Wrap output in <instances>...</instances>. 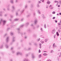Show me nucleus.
<instances>
[{"label":"nucleus","mask_w":61,"mask_h":61,"mask_svg":"<svg viewBox=\"0 0 61 61\" xmlns=\"http://www.w3.org/2000/svg\"><path fill=\"white\" fill-rule=\"evenodd\" d=\"M26 25H29V23L27 22L26 24Z\"/></svg>","instance_id":"23"},{"label":"nucleus","mask_w":61,"mask_h":61,"mask_svg":"<svg viewBox=\"0 0 61 61\" xmlns=\"http://www.w3.org/2000/svg\"><path fill=\"white\" fill-rule=\"evenodd\" d=\"M10 35L11 36H12L13 35V33L12 32L10 33Z\"/></svg>","instance_id":"21"},{"label":"nucleus","mask_w":61,"mask_h":61,"mask_svg":"<svg viewBox=\"0 0 61 61\" xmlns=\"http://www.w3.org/2000/svg\"><path fill=\"white\" fill-rule=\"evenodd\" d=\"M55 32H56V30L55 29H54L52 31V34H54L55 33Z\"/></svg>","instance_id":"4"},{"label":"nucleus","mask_w":61,"mask_h":61,"mask_svg":"<svg viewBox=\"0 0 61 61\" xmlns=\"http://www.w3.org/2000/svg\"><path fill=\"white\" fill-rule=\"evenodd\" d=\"M44 26L45 28H46V24H45V25H44Z\"/></svg>","instance_id":"28"},{"label":"nucleus","mask_w":61,"mask_h":61,"mask_svg":"<svg viewBox=\"0 0 61 61\" xmlns=\"http://www.w3.org/2000/svg\"><path fill=\"white\" fill-rule=\"evenodd\" d=\"M54 9V7H51L50 8V9Z\"/></svg>","instance_id":"24"},{"label":"nucleus","mask_w":61,"mask_h":61,"mask_svg":"<svg viewBox=\"0 0 61 61\" xmlns=\"http://www.w3.org/2000/svg\"><path fill=\"white\" fill-rule=\"evenodd\" d=\"M47 61H51V60H47Z\"/></svg>","instance_id":"52"},{"label":"nucleus","mask_w":61,"mask_h":61,"mask_svg":"<svg viewBox=\"0 0 61 61\" xmlns=\"http://www.w3.org/2000/svg\"><path fill=\"white\" fill-rule=\"evenodd\" d=\"M24 19L23 18H22L21 19V21H23V20H24Z\"/></svg>","instance_id":"30"},{"label":"nucleus","mask_w":61,"mask_h":61,"mask_svg":"<svg viewBox=\"0 0 61 61\" xmlns=\"http://www.w3.org/2000/svg\"><path fill=\"white\" fill-rule=\"evenodd\" d=\"M5 47L6 48H8V47H8V45L7 44H6L5 45Z\"/></svg>","instance_id":"11"},{"label":"nucleus","mask_w":61,"mask_h":61,"mask_svg":"<svg viewBox=\"0 0 61 61\" xmlns=\"http://www.w3.org/2000/svg\"><path fill=\"white\" fill-rule=\"evenodd\" d=\"M49 16H50V17H52V15L51 14H50L49 15Z\"/></svg>","instance_id":"33"},{"label":"nucleus","mask_w":61,"mask_h":61,"mask_svg":"<svg viewBox=\"0 0 61 61\" xmlns=\"http://www.w3.org/2000/svg\"><path fill=\"white\" fill-rule=\"evenodd\" d=\"M57 20H56L55 21V23H57Z\"/></svg>","instance_id":"63"},{"label":"nucleus","mask_w":61,"mask_h":61,"mask_svg":"<svg viewBox=\"0 0 61 61\" xmlns=\"http://www.w3.org/2000/svg\"><path fill=\"white\" fill-rule=\"evenodd\" d=\"M38 13H39V14H41V13L40 12V11L38 10Z\"/></svg>","instance_id":"26"},{"label":"nucleus","mask_w":61,"mask_h":61,"mask_svg":"<svg viewBox=\"0 0 61 61\" xmlns=\"http://www.w3.org/2000/svg\"><path fill=\"white\" fill-rule=\"evenodd\" d=\"M58 32H60V30L59 29L58 30Z\"/></svg>","instance_id":"39"},{"label":"nucleus","mask_w":61,"mask_h":61,"mask_svg":"<svg viewBox=\"0 0 61 61\" xmlns=\"http://www.w3.org/2000/svg\"><path fill=\"white\" fill-rule=\"evenodd\" d=\"M14 26H15V25H14V26H11V27H12V28H13V27H14Z\"/></svg>","instance_id":"58"},{"label":"nucleus","mask_w":61,"mask_h":61,"mask_svg":"<svg viewBox=\"0 0 61 61\" xmlns=\"http://www.w3.org/2000/svg\"><path fill=\"white\" fill-rule=\"evenodd\" d=\"M56 34H55L54 36V38H56V37H55L56 36Z\"/></svg>","instance_id":"48"},{"label":"nucleus","mask_w":61,"mask_h":61,"mask_svg":"<svg viewBox=\"0 0 61 61\" xmlns=\"http://www.w3.org/2000/svg\"><path fill=\"white\" fill-rule=\"evenodd\" d=\"M55 43H54L53 45V47H54L55 46Z\"/></svg>","instance_id":"42"},{"label":"nucleus","mask_w":61,"mask_h":61,"mask_svg":"<svg viewBox=\"0 0 61 61\" xmlns=\"http://www.w3.org/2000/svg\"><path fill=\"white\" fill-rule=\"evenodd\" d=\"M60 5H58V7H60Z\"/></svg>","instance_id":"60"},{"label":"nucleus","mask_w":61,"mask_h":61,"mask_svg":"<svg viewBox=\"0 0 61 61\" xmlns=\"http://www.w3.org/2000/svg\"><path fill=\"white\" fill-rule=\"evenodd\" d=\"M58 26L60 28V29H61V26H60V25H59Z\"/></svg>","instance_id":"34"},{"label":"nucleus","mask_w":61,"mask_h":61,"mask_svg":"<svg viewBox=\"0 0 61 61\" xmlns=\"http://www.w3.org/2000/svg\"><path fill=\"white\" fill-rule=\"evenodd\" d=\"M8 40H9V37H7L6 39V41L7 43L8 42Z\"/></svg>","instance_id":"8"},{"label":"nucleus","mask_w":61,"mask_h":61,"mask_svg":"<svg viewBox=\"0 0 61 61\" xmlns=\"http://www.w3.org/2000/svg\"><path fill=\"white\" fill-rule=\"evenodd\" d=\"M55 3H58H58H59V2H58V1H56V0L55 1Z\"/></svg>","instance_id":"20"},{"label":"nucleus","mask_w":61,"mask_h":61,"mask_svg":"<svg viewBox=\"0 0 61 61\" xmlns=\"http://www.w3.org/2000/svg\"><path fill=\"white\" fill-rule=\"evenodd\" d=\"M24 50H25V51H26L27 50V49L26 48H25Z\"/></svg>","instance_id":"32"},{"label":"nucleus","mask_w":61,"mask_h":61,"mask_svg":"<svg viewBox=\"0 0 61 61\" xmlns=\"http://www.w3.org/2000/svg\"><path fill=\"white\" fill-rule=\"evenodd\" d=\"M53 50H52L51 51V53H53Z\"/></svg>","instance_id":"47"},{"label":"nucleus","mask_w":61,"mask_h":61,"mask_svg":"<svg viewBox=\"0 0 61 61\" xmlns=\"http://www.w3.org/2000/svg\"><path fill=\"white\" fill-rule=\"evenodd\" d=\"M35 29V27L33 26V30H34V29Z\"/></svg>","instance_id":"35"},{"label":"nucleus","mask_w":61,"mask_h":61,"mask_svg":"<svg viewBox=\"0 0 61 61\" xmlns=\"http://www.w3.org/2000/svg\"><path fill=\"white\" fill-rule=\"evenodd\" d=\"M41 52V51H40V50H39V53H40Z\"/></svg>","instance_id":"53"},{"label":"nucleus","mask_w":61,"mask_h":61,"mask_svg":"<svg viewBox=\"0 0 61 61\" xmlns=\"http://www.w3.org/2000/svg\"><path fill=\"white\" fill-rule=\"evenodd\" d=\"M37 7H39V5H37Z\"/></svg>","instance_id":"64"},{"label":"nucleus","mask_w":61,"mask_h":61,"mask_svg":"<svg viewBox=\"0 0 61 61\" xmlns=\"http://www.w3.org/2000/svg\"><path fill=\"white\" fill-rule=\"evenodd\" d=\"M3 48V45H2L0 46V49H2V48Z\"/></svg>","instance_id":"12"},{"label":"nucleus","mask_w":61,"mask_h":61,"mask_svg":"<svg viewBox=\"0 0 61 61\" xmlns=\"http://www.w3.org/2000/svg\"><path fill=\"white\" fill-rule=\"evenodd\" d=\"M27 5H25V8H27Z\"/></svg>","instance_id":"27"},{"label":"nucleus","mask_w":61,"mask_h":61,"mask_svg":"<svg viewBox=\"0 0 61 61\" xmlns=\"http://www.w3.org/2000/svg\"><path fill=\"white\" fill-rule=\"evenodd\" d=\"M16 16H17V15H18V13H17L16 12Z\"/></svg>","instance_id":"36"},{"label":"nucleus","mask_w":61,"mask_h":61,"mask_svg":"<svg viewBox=\"0 0 61 61\" xmlns=\"http://www.w3.org/2000/svg\"><path fill=\"white\" fill-rule=\"evenodd\" d=\"M34 45H36V46H37V43H35L34 44Z\"/></svg>","instance_id":"43"},{"label":"nucleus","mask_w":61,"mask_h":61,"mask_svg":"<svg viewBox=\"0 0 61 61\" xmlns=\"http://www.w3.org/2000/svg\"><path fill=\"white\" fill-rule=\"evenodd\" d=\"M10 17L11 18H13V17H14V16L12 15H10Z\"/></svg>","instance_id":"41"},{"label":"nucleus","mask_w":61,"mask_h":61,"mask_svg":"<svg viewBox=\"0 0 61 61\" xmlns=\"http://www.w3.org/2000/svg\"><path fill=\"white\" fill-rule=\"evenodd\" d=\"M44 0H41V1H42V2L44 3Z\"/></svg>","instance_id":"46"},{"label":"nucleus","mask_w":61,"mask_h":61,"mask_svg":"<svg viewBox=\"0 0 61 61\" xmlns=\"http://www.w3.org/2000/svg\"><path fill=\"white\" fill-rule=\"evenodd\" d=\"M10 2L11 4L14 3V0H10Z\"/></svg>","instance_id":"9"},{"label":"nucleus","mask_w":61,"mask_h":61,"mask_svg":"<svg viewBox=\"0 0 61 61\" xmlns=\"http://www.w3.org/2000/svg\"><path fill=\"white\" fill-rule=\"evenodd\" d=\"M34 23V24L35 25H36V24H37V20H35Z\"/></svg>","instance_id":"10"},{"label":"nucleus","mask_w":61,"mask_h":61,"mask_svg":"<svg viewBox=\"0 0 61 61\" xmlns=\"http://www.w3.org/2000/svg\"><path fill=\"white\" fill-rule=\"evenodd\" d=\"M44 43V41H42L41 42V43L42 44H43Z\"/></svg>","instance_id":"55"},{"label":"nucleus","mask_w":61,"mask_h":61,"mask_svg":"<svg viewBox=\"0 0 61 61\" xmlns=\"http://www.w3.org/2000/svg\"><path fill=\"white\" fill-rule=\"evenodd\" d=\"M35 15H36V13L34 12L33 14V16H35Z\"/></svg>","instance_id":"17"},{"label":"nucleus","mask_w":61,"mask_h":61,"mask_svg":"<svg viewBox=\"0 0 61 61\" xmlns=\"http://www.w3.org/2000/svg\"><path fill=\"white\" fill-rule=\"evenodd\" d=\"M15 52L14 51H12V53H15Z\"/></svg>","instance_id":"40"},{"label":"nucleus","mask_w":61,"mask_h":61,"mask_svg":"<svg viewBox=\"0 0 61 61\" xmlns=\"http://www.w3.org/2000/svg\"><path fill=\"white\" fill-rule=\"evenodd\" d=\"M60 5H61V0H60Z\"/></svg>","instance_id":"56"},{"label":"nucleus","mask_w":61,"mask_h":61,"mask_svg":"<svg viewBox=\"0 0 61 61\" xmlns=\"http://www.w3.org/2000/svg\"><path fill=\"white\" fill-rule=\"evenodd\" d=\"M16 55L17 56L20 55H22V53H20V52H18L17 53Z\"/></svg>","instance_id":"6"},{"label":"nucleus","mask_w":61,"mask_h":61,"mask_svg":"<svg viewBox=\"0 0 61 61\" xmlns=\"http://www.w3.org/2000/svg\"><path fill=\"white\" fill-rule=\"evenodd\" d=\"M32 58H35V56L33 55L32 56Z\"/></svg>","instance_id":"29"},{"label":"nucleus","mask_w":61,"mask_h":61,"mask_svg":"<svg viewBox=\"0 0 61 61\" xmlns=\"http://www.w3.org/2000/svg\"><path fill=\"white\" fill-rule=\"evenodd\" d=\"M24 25H20V26L19 27V28H18L17 29V30H18V34H20V31H20V29L21 28L23 27V26H24Z\"/></svg>","instance_id":"2"},{"label":"nucleus","mask_w":61,"mask_h":61,"mask_svg":"<svg viewBox=\"0 0 61 61\" xmlns=\"http://www.w3.org/2000/svg\"><path fill=\"white\" fill-rule=\"evenodd\" d=\"M47 55V54L46 53H44L43 54V55L44 56H46Z\"/></svg>","instance_id":"15"},{"label":"nucleus","mask_w":61,"mask_h":61,"mask_svg":"<svg viewBox=\"0 0 61 61\" xmlns=\"http://www.w3.org/2000/svg\"><path fill=\"white\" fill-rule=\"evenodd\" d=\"M42 18H45V16H44V14H42Z\"/></svg>","instance_id":"19"},{"label":"nucleus","mask_w":61,"mask_h":61,"mask_svg":"<svg viewBox=\"0 0 61 61\" xmlns=\"http://www.w3.org/2000/svg\"><path fill=\"white\" fill-rule=\"evenodd\" d=\"M36 27L37 28H38V27H39V25H37L36 26Z\"/></svg>","instance_id":"45"},{"label":"nucleus","mask_w":61,"mask_h":61,"mask_svg":"<svg viewBox=\"0 0 61 61\" xmlns=\"http://www.w3.org/2000/svg\"><path fill=\"white\" fill-rule=\"evenodd\" d=\"M7 33H6L4 35V37H5V36H7Z\"/></svg>","instance_id":"16"},{"label":"nucleus","mask_w":61,"mask_h":61,"mask_svg":"<svg viewBox=\"0 0 61 61\" xmlns=\"http://www.w3.org/2000/svg\"><path fill=\"white\" fill-rule=\"evenodd\" d=\"M61 24L60 23H58V25H61Z\"/></svg>","instance_id":"44"},{"label":"nucleus","mask_w":61,"mask_h":61,"mask_svg":"<svg viewBox=\"0 0 61 61\" xmlns=\"http://www.w3.org/2000/svg\"><path fill=\"white\" fill-rule=\"evenodd\" d=\"M48 40V39H46L45 40V42H47V41Z\"/></svg>","instance_id":"25"},{"label":"nucleus","mask_w":61,"mask_h":61,"mask_svg":"<svg viewBox=\"0 0 61 61\" xmlns=\"http://www.w3.org/2000/svg\"><path fill=\"white\" fill-rule=\"evenodd\" d=\"M33 5H31V7H33Z\"/></svg>","instance_id":"61"},{"label":"nucleus","mask_w":61,"mask_h":61,"mask_svg":"<svg viewBox=\"0 0 61 61\" xmlns=\"http://www.w3.org/2000/svg\"><path fill=\"white\" fill-rule=\"evenodd\" d=\"M11 8L12 10H11V11L12 12H13L15 11V7H14V6H12Z\"/></svg>","instance_id":"3"},{"label":"nucleus","mask_w":61,"mask_h":61,"mask_svg":"<svg viewBox=\"0 0 61 61\" xmlns=\"http://www.w3.org/2000/svg\"><path fill=\"white\" fill-rule=\"evenodd\" d=\"M31 49V48H28V50H30Z\"/></svg>","instance_id":"51"},{"label":"nucleus","mask_w":61,"mask_h":61,"mask_svg":"<svg viewBox=\"0 0 61 61\" xmlns=\"http://www.w3.org/2000/svg\"><path fill=\"white\" fill-rule=\"evenodd\" d=\"M52 14H55V13H56V12L55 11H53L52 12Z\"/></svg>","instance_id":"37"},{"label":"nucleus","mask_w":61,"mask_h":61,"mask_svg":"<svg viewBox=\"0 0 61 61\" xmlns=\"http://www.w3.org/2000/svg\"><path fill=\"white\" fill-rule=\"evenodd\" d=\"M15 41V37H13L12 38V41L13 42H14Z\"/></svg>","instance_id":"5"},{"label":"nucleus","mask_w":61,"mask_h":61,"mask_svg":"<svg viewBox=\"0 0 61 61\" xmlns=\"http://www.w3.org/2000/svg\"><path fill=\"white\" fill-rule=\"evenodd\" d=\"M7 10L8 11H9V8H7Z\"/></svg>","instance_id":"59"},{"label":"nucleus","mask_w":61,"mask_h":61,"mask_svg":"<svg viewBox=\"0 0 61 61\" xmlns=\"http://www.w3.org/2000/svg\"><path fill=\"white\" fill-rule=\"evenodd\" d=\"M28 31H29L30 32V29H29L28 30Z\"/></svg>","instance_id":"49"},{"label":"nucleus","mask_w":61,"mask_h":61,"mask_svg":"<svg viewBox=\"0 0 61 61\" xmlns=\"http://www.w3.org/2000/svg\"><path fill=\"white\" fill-rule=\"evenodd\" d=\"M19 20V19H14V20L15 21H18Z\"/></svg>","instance_id":"13"},{"label":"nucleus","mask_w":61,"mask_h":61,"mask_svg":"<svg viewBox=\"0 0 61 61\" xmlns=\"http://www.w3.org/2000/svg\"><path fill=\"white\" fill-rule=\"evenodd\" d=\"M18 2V0H16L15 2L16 3H17Z\"/></svg>","instance_id":"62"},{"label":"nucleus","mask_w":61,"mask_h":61,"mask_svg":"<svg viewBox=\"0 0 61 61\" xmlns=\"http://www.w3.org/2000/svg\"><path fill=\"white\" fill-rule=\"evenodd\" d=\"M50 7H52V5H50V6L49 7L50 8Z\"/></svg>","instance_id":"57"},{"label":"nucleus","mask_w":61,"mask_h":61,"mask_svg":"<svg viewBox=\"0 0 61 61\" xmlns=\"http://www.w3.org/2000/svg\"><path fill=\"white\" fill-rule=\"evenodd\" d=\"M56 18V17H54L53 18V19H55Z\"/></svg>","instance_id":"50"},{"label":"nucleus","mask_w":61,"mask_h":61,"mask_svg":"<svg viewBox=\"0 0 61 61\" xmlns=\"http://www.w3.org/2000/svg\"><path fill=\"white\" fill-rule=\"evenodd\" d=\"M2 22L3 23V25H5L6 24V21H5V20H3V19H1L0 21V25H1V23H2Z\"/></svg>","instance_id":"1"},{"label":"nucleus","mask_w":61,"mask_h":61,"mask_svg":"<svg viewBox=\"0 0 61 61\" xmlns=\"http://www.w3.org/2000/svg\"><path fill=\"white\" fill-rule=\"evenodd\" d=\"M56 35L57 36H58L59 35V34L58 33V32H57L56 33Z\"/></svg>","instance_id":"14"},{"label":"nucleus","mask_w":61,"mask_h":61,"mask_svg":"<svg viewBox=\"0 0 61 61\" xmlns=\"http://www.w3.org/2000/svg\"><path fill=\"white\" fill-rule=\"evenodd\" d=\"M24 11V10H22V11L21 12V13H23V12Z\"/></svg>","instance_id":"54"},{"label":"nucleus","mask_w":61,"mask_h":61,"mask_svg":"<svg viewBox=\"0 0 61 61\" xmlns=\"http://www.w3.org/2000/svg\"><path fill=\"white\" fill-rule=\"evenodd\" d=\"M41 30L42 32H43V28H41Z\"/></svg>","instance_id":"31"},{"label":"nucleus","mask_w":61,"mask_h":61,"mask_svg":"<svg viewBox=\"0 0 61 61\" xmlns=\"http://www.w3.org/2000/svg\"><path fill=\"white\" fill-rule=\"evenodd\" d=\"M41 54H40V55H39V58H41Z\"/></svg>","instance_id":"22"},{"label":"nucleus","mask_w":61,"mask_h":61,"mask_svg":"<svg viewBox=\"0 0 61 61\" xmlns=\"http://www.w3.org/2000/svg\"><path fill=\"white\" fill-rule=\"evenodd\" d=\"M23 61H29V60L28 59H25Z\"/></svg>","instance_id":"7"},{"label":"nucleus","mask_w":61,"mask_h":61,"mask_svg":"<svg viewBox=\"0 0 61 61\" xmlns=\"http://www.w3.org/2000/svg\"><path fill=\"white\" fill-rule=\"evenodd\" d=\"M47 4H50L51 2H50V1H47Z\"/></svg>","instance_id":"18"},{"label":"nucleus","mask_w":61,"mask_h":61,"mask_svg":"<svg viewBox=\"0 0 61 61\" xmlns=\"http://www.w3.org/2000/svg\"><path fill=\"white\" fill-rule=\"evenodd\" d=\"M9 29H10V28H8L7 29V31H8V30H9Z\"/></svg>","instance_id":"38"}]
</instances>
